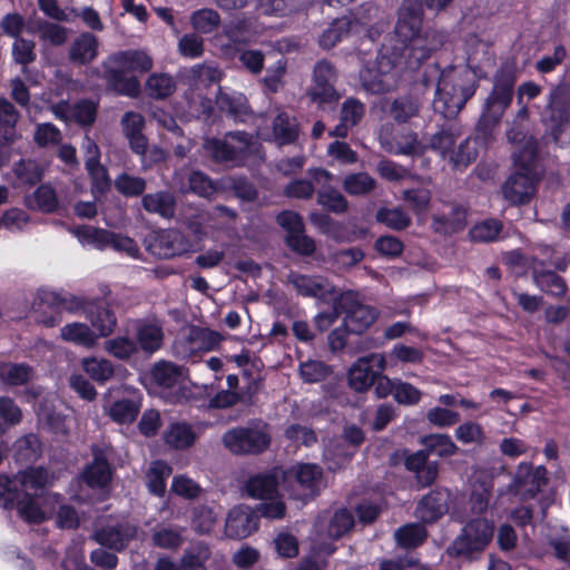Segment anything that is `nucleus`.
<instances>
[{
	"instance_id": "obj_3",
	"label": "nucleus",
	"mask_w": 570,
	"mask_h": 570,
	"mask_svg": "<svg viewBox=\"0 0 570 570\" xmlns=\"http://www.w3.org/2000/svg\"><path fill=\"white\" fill-rule=\"evenodd\" d=\"M426 71L438 77L433 109L444 118H454L474 95V85L464 75L451 69L439 72L438 66H430Z\"/></svg>"
},
{
	"instance_id": "obj_30",
	"label": "nucleus",
	"mask_w": 570,
	"mask_h": 570,
	"mask_svg": "<svg viewBox=\"0 0 570 570\" xmlns=\"http://www.w3.org/2000/svg\"><path fill=\"white\" fill-rule=\"evenodd\" d=\"M433 228L439 234L450 235L464 229L466 225V213L461 206H451L449 213L433 217Z\"/></svg>"
},
{
	"instance_id": "obj_7",
	"label": "nucleus",
	"mask_w": 570,
	"mask_h": 570,
	"mask_svg": "<svg viewBox=\"0 0 570 570\" xmlns=\"http://www.w3.org/2000/svg\"><path fill=\"white\" fill-rule=\"evenodd\" d=\"M494 522L484 517H476L469 520L448 547L446 553L450 557L461 558L465 561H475L485 551L492 541Z\"/></svg>"
},
{
	"instance_id": "obj_58",
	"label": "nucleus",
	"mask_w": 570,
	"mask_h": 570,
	"mask_svg": "<svg viewBox=\"0 0 570 570\" xmlns=\"http://www.w3.org/2000/svg\"><path fill=\"white\" fill-rule=\"evenodd\" d=\"M14 175L21 185L32 186L41 180L42 168L32 159H23L14 165Z\"/></svg>"
},
{
	"instance_id": "obj_29",
	"label": "nucleus",
	"mask_w": 570,
	"mask_h": 570,
	"mask_svg": "<svg viewBox=\"0 0 570 570\" xmlns=\"http://www.w3.org/2000/svg\"><path fill=\"white\" fill-rule=\"evenodd\" d=\"M365 114V106L356 98H347L341 107L340 124L330 132L331 136L345 138L348 130L356 126Z\"/></svg>"
},
{
	"instance_id": "obj_35",
	"label": "nucleus",
	"mask_w": 570,
	"mask_h": 570,
	"mask_svg": "<svg viewBox=\"0 0 570 570\" xmlns=\"http://www.w3.org/2000/svg\"><path fill=\"white\" fill-rule=\"evenodd\" d=\"M38 298L41 304L58 311L76 312L83 307L85 301L73 295H61L56 292L40 291Z\"/></svg>"
},
{
	"instance_id": "obj_52",
	"label": "nucleus",
	"mask_w": 570,
	"mask_h": 570,
	"mask_svg": "<svg viewBox=\"0 0 570 570\" xmlns=\"http://www.w3.org/2000/svg\"><path fill=\"white\" fill-rule=\"evenodd\" d=\"M458 137L459 134L454 132L452 129L441 128L430 137L426 146L428 148L439 153L442 158H448L453 147H455Z\"/></svg>"
},
{
	"instance_id": "obj_27",
	"label": "nucleus",
	"mask_w": 570,
	"mask_h": 570,
	"mask_svg": "<svg viewBox=\"0 0 570 570\" xmlns=\"http://www.w3.org/2000/svg\"><path fill=\"white\" fill-rule=\"evenodd\" d=\"M98 49V38L90 32H81L70 43L68 49V59L73 65H89L97 58Z\"/></svg>"
},
{
	"instance_id": "obj_13",
	"label": "nucleus",
	"mask_w": 570,
	"mask_h": 570,
	"mask_svg": "<svg viewBox=\"0 0 570 570\" xmlns=\"http://www.w3.org/2000/svg\"><path fill=\"white\" fill-rule=\"evenodd\" d=\"M336 72L333 65L326 60L316 63L313 72V85L307 90V97L320 108H334L341 95L334 87Z\"/></svg>"
},
{
	"instance_id": "obj_11",
	"label": "nucleus",
	"mask_w": 570,
	"mask_h": 570,
	"mask_svg": "<svg viewBox=\"0 0 570 570\" xmlns=\"http://www.w3.org/2000/svg\"><path fill=\"white\" fill-rule=\"evenodd\" d=\"M284 479L291 498L303 502L314 499L323 488V470L312 463L292 466Z\"/></svg>"
},
{
	"instance_id": "obj_22",
	"label": "nucleus",
	"mask_w": 570,
	"mask_h": 570,
	"mask_svg": "<svg viewBox=\"0 0 570 570\" xmlns=\"http://www.w3.org/2000/svg\"><path fill=\"white\" fill-rule=\"evenodd\" d=\"M424 107V99L420 94L411 91L390 100L386 114L396 125H411L420 118Z\"/></svg>"
},
{
	"instance_id": "obj_44",
	"label": "nucleus",
	"mask_w": 570,
	"mask_h": 570,
	"mask_svg": "<svg viewBox=\"0 0 570 570\" xmlns=\"http://www.w3.org/2000/svg\"><path fill=\"white\" fill-rule=\"evenodd\" d=\"M394 537L399 546L415 548L425 541L428 532L424 525L420 523H409L399 528Z\"/></svg>"
},
{
	"instance_id": "obj_48",
	"label": "nucleus",
	"mask_w": 570,
	"mask_h": 570,
	"mask_svg": "<svg viewBox=\"0 0 570 570\" xmlns=\"http://www.w3.org/2000/svg\"><path fill=\"white\" fill-rule=\"evenodd\" d=\"M375 218L379 223L394 230H403L412 223L411 217L401 207L380 208Z\"/></svg>"
},
{
	"instance_id": "obj_12",
	"label": "nucleus",
	"mask_w": 570,
	"mask_h": 570,
	"mask_svg": "<svg viewBox=\"0 0 570 570\" xmlns=\"http://www.w3.org/2000/svg\"><path fill=\"white\" fill-rule=\"evenodd\" d=\"M402 62L381 50L375 65L361 71V83L364 90L372 95H381L392 91L396 87V73L394 69Z\"/></svg>"
},
{
	"instance_id": "obj_61",
	"label": "nucleus",
	"mask_w": 570,
	"mask_h": 570,
	"mask_svg": "<svg viewBox=\"0 0 570 570\" xmlns=\"http://www.w3.org/2000/svg\"><path fill=\"white\" fill-rule=\"evenodd\" d=\"M216 522V514L208 505H197L193 509L191 525L200 534L209 533Z\"/></svg>"
},
{
	"instance_id": "obj_15",
	"label": "nucleus",
	"mask_w": 570,
	"mask_h": 570,
	"mask_svg": "<svg viewBox=\"0 0 570 570\" xmlns=\"http://www.w3.org/2000/svg\"><path fill=\"white\" fill-rule=\"evenodd\" d=\"M217 332L199 326H190L174 343V353L180 358H189L199 352L214 350L220 342Z\"/></svg>"
},
{
	"instance_id": "obj_20",
	"label": "nucleus",
	"mask_w": 570,
	"mask_h": 570,
	"mask_svg": "<svg viewBox=\"0 0 570 570\" xmlns=\"http://www.w3.org/2000/svg\"><path fill=\"white\" fill-rule=\"evenodd\" d=\"M137 527L128 521L108 523L97 529L92 539L102 547L120 552L136 537Z\"/></svg>"
},
{
	"instance_id": "obj_38",
	"label": "nucleus",
	"mask_w": 570,
	"mask_h": 570,
	"mask_svg": "<svg viewBox=\"0 0 570 570\" xmlns=\"http://www.w3.org/2000/svg\"><path fill=\"white\" fill-rule=\"evenodd\" d=\"M163 340V328L158 324L147 323L137 328V345L146 353L151 354L159 350Z\"/></svg>"
},
{
	"instance_id": "obj_60",
	"label": "nucleus",
	"mask_w": 570,
	"mask_h": 570,
	"mask_svg": "<svg viewBox=\"0 0 570 570\" xmlns=\"http://www.w3.org/2000/svg\"><path fill=\"white\" fill-rule=\"evenodd\" d=\"M105 350L118 360H128L138 351V345L132 338L117 336L105 342Z\"/></svg>"
},
{
	"instance_id": "obj_43",
	"label": "nucleus",
	"mask_w": 570,
	"mask_h": 570,
	"mask_svg": "<svg viewBox=\"0 0 570 570\" xmlns=\"http://www.w3.org/2000/svg\"><path fill=\"white\" fill-rule=\"evenodd\" d=\"M532 277L534 283L549 294L560 296L566 293L567 287L563 279L552 271L533 267Z\"/></svg>"
},
{
	"instance_id": "obj_34",
	"label": "nucleus",
	"mask_w": 570,
	"mask_h": 570,
	"mask_svg": "<svg viewBox=\"0 0 570 570\" xmlns=\"http://www.w3.org/2000/svg\"><path fill=\"white\" fill-rule=\"evenodd\" d=\"M358 21H353L348 17H342L335 19L330 27L323 31L320 37V45L325 49L333 48L337 42H340L343 38L348 36V33L357 26Z\"/></svg>"
},
{
	"instance_id": "obj_2",
	"label": "nucleus",
	"mask_w": 570,
	"mask_h": 570,
	"mask_svg": "<svg viewBox=\"0 0 570 570\" xmlns=\"http://www.w3.org/2000/svg\"><path fill=\"white\" fill-rule=\"evenodd\" d=\"M153 67V59L141 50H126L109 56L102 62V79L107 90L118 95L136 98L140 85L136 77L127 76L131 71L147 72Z\"/></svg>"
},
{
	"instance_id": "obj_54",
	"label": "nucleus",
	"mask_w": 570,
	"mask_h": 570,
	"mask_svg": "<svg viewBox=\"0 0 570 570\" xmlns=\"http://www.w3.org/2000/svg\"><path fill=\"white\" fill-rule=\"evenodd\" d=\"M40 454V441L37 435L28 434L14 444V455L20 462L28 463L35 461Z\"/></svg>"
},
{
	"instance_id": "obj_62",
	"label": "nucleus",
	"mask_w": 570,
	"mask_h": 570,
	"mask_svg": "<svg viewBox=\"0 0 570 570\" xmlns=\"http://www.w3.org/2000/svg\"><path fill=\"white\" fill-rule=\"evenodd\" d=\"M502 230V223L497 219H485L476 224L470 235L474 242L489 243L498 238Z\"/></svg>"
},
{
	"instance_id": "obj_8",
	"label": "nucleus",
	"mask_w": 570,
	"mask_h": 570,
	"mask_svg": "<svg viewBox=\"0 0 570 570\" xmlns=\"http://www.w3.org/2000/svg\"><path fill=\"white\" fill-rule=\"evenodd\" d=\"M51 476L42 466L30 468L17 473L13 478L0 475V505L12 509L14 501L23 495L38 497L50 484Z\"/></svg>"
},
{
	"instance_id": "obj_36",
	"label": "nucleus",
	"mask_w": 570,
	"mask_h": 570,
	"mask_svg": "<svg viewBox=\"0 0 570 570\" xmlns=\"http://www.w3.org/2000/svg\"><path fill=\"white\" fill-rule=\"evenodd\" d=\"M60 336L63 341L92 347L96 344L97 336L85 323H70L61 327Z\"/></svg>"
},
{
	"instance_id": "obj_6",
	"label": "nucleus",
	"mask_w": 570,
	"mask_h": 570,
	"mask_svg": "<svg viewBox=\"0 0 570 570\" xmlns=\"http://www.w3.org/2000/svg\"><path fill=\"white\" fill-rule=\"evenodd\" d=\"M222 442L234 455L263 454L272 444L271 425L262 420L248 421L245 425L227 430L222 436Z\"/></svg>"
},
{
	"instance_id": "obj_63",
	"label": "nucleus",
	"mask_w": 570,
	"mask_h": 570,
	"mask_svg": "<svg viewBox=\"0 0 570 570\" xmlns=\"http://www.w3.org/2000/svg\"><path fill=\"white\" fill-rule=\"evenodd\" d=\"M423 443L429 451L435 452L439 456H451L459 448L446 434H431L424 438Z\"/></svg>"
},
{
	"instance_id": "obj_42",
	"label": "nucleus",
	"mask_w": 570,
	"mask_h": 570,
	"mask_svg": "<svg viewBox=\"0 0 570 570\" xmlns=\"http://www.w3.org/2000/svg\"><path fill=\"white\" fill-rule=\"evenodd\" d=\"M83 371L97 383H105L115 375L114 364L106 358L86 357L82 360Z\"/></svg>"
},
{
	"instance_id": "obj_51",
	"label": "nucleus",
	"mask_w": 570,
	"mask_h": 570,
	"mask_svg": "<svg viewBox=\"0 0 570 570\" xmlns=\"http://www.w3.org/2000/svg\"><path fill=\"white\" fill-rule=\"evenodd\" d=\"M354 525V517L346 509L336 510L328 520L326 533L331 539H340Z\"/></svg>"
},
{
	"instance_id": "obj_56",
	"label": "nucleus",
	"mask_w": 570,
	"mask_h": 570,
	"mask_svg": "<svg viewBox=\"0 0 570 570\" xmlns=\"http://www.w3.org/2000/svg\"><path fill=\"white\" fill-rule=\"evenodd\" d=\"M188 183L190 190L200 197L212 198L218 190L216 183L200 170H193L189 174Z\"/></svg>"
},
{
	"instance_id": "obj_33",
	"label": "nucleus",
	"mask_w": 570,
	"mask_h": 570,
	"mask_svg": "<svg viewBox=\"0 0 570 570\" xmlns=\"http://www.w3.org/2000/svg\"><path fill=\"white\" fill-rule=\"evenodd\" d=\"M72 234L83 246H92L99 250L109 246V238L111 237L110 230L91 225H80L72 229Z\"/></svg>"
},
{
	"instance_id": "obj_47",
	"label": "nucleus",
	"mask_w": 570,
	"mask_h": 570,
	"mask_svg": "<svg viewBox=\"0 0 570 570\" xmlns=\"http://www.w3.org/2000/svg\"><path fill=\"white\" fill-rule=\"evenodd\" d=\"M478 150L474 141L470 138L461 140L455 147H453L451 154L448 156L452 166L456 169L468 167L472 161L475 160Z\"/></svg>"
},
{
	"instance_id": "obj_57",
	"label": "nucleus",
	"mask_w": 570,
	"mask_h": 570,
	"mask_svg": "<svg viewBox=\"0 0 570 570\" xmlns=\"http://www.w3.org/2000/svg\"><path fill=\"white\" fill-rule=\"evenodd\" d=\"M147 183L144 178L122 173L115 179V188L126 197H137L144 194Z\"/></svg>"
},
{
	"instance_id": "obj_53",
	"label": "nucleus",
	"mask_w": 570,
	"mask_h": 570,
	"mask_svg": "<svg viewBox=\"0 0 570 570\" xmlns=\"http://www.w3.org/2000/svg\"><path fill=\"white\" fill-rule=\"evenodd\" d=\"M209 549L197 546L186 551L179 560L178 570H207L206 562L209 559Z\"/></svg>"
},
{
	"instance_id": "obj_14",
	"label": "nucleus",
	"mask_w": 570,
	"mask_h": 570,
	"mask_svg": "<svg viewBox=\"0 0 570 570\" xmlns=\"http://www.w3.org/2000/svg\"><path fill=\"white\" fill-rule=\"evenodd\" d=\"M336 308L344 314V326L352 334H361L365 332L376 320V312L361 304L352 292L342 293L336 297Z\"/></svg>"
},
{
	"instance_id": "obj_64",
	"label": "nucleus",
	"mask_w": 570,
	"mask_h": 570,
	"mask_svg": "<svg viewBox=\"0 0 570 570\" xmlns=\"http://www.w3.org/2000/svg\"><path fill=\"white\" fill-rule=\"evenodd\" d=\"M151 541L161 549H177L183 544L184 538L178 530L159 527L154 530Z\"/></svg>"
},
{
	"instance_id": "obj_55",
	"label": "nucleus",
	"mask_w": 570,
	"mask_h": 570,
	"mask_svg": "<svg viewBox=\"0 0 570 570\" xmlns=\"http://www.w3.org/2000/svg\"><path fill=\"white\" fill-rule=\"evenodd\" d=\"M193 28L200 33L213 32L220 23V17L214 9H200L190 16Z\"/></svg>"
},
{
	"instance_id": "obj_21",
	"label": "nucleus",
	"mask_w": 570,
	"mask_h": 570,
	"mask_svg": "<svg viewBox=\"0 0 570 570\" xmlns=\"http://www.w3.org/2000/svg\"><path fill=\"white\" fill-rule=\"evenodd\" d=\"M546 484L547 470L543 466L533 468L529 463H521L518 466L510 489L520 494L521 499L527 500L534 498Z\"/></svg>"
},
{
	"instance_id": "obj_4",
	"label": "nucleus",
	"mask_w": 570,
	"mask_h": 570,
	"mask_svg": "<svg viewBox=\"0 0 570 570\" xmlns=\"http://www.w3.org/2000/svg\"><path fill=\"white\" fill-rule=\"evenodd\" d=\"M281 472L277 469L249 475L242 487L244 495L262 501L256 505L261 517L281 520L286 515V504L278 490Z\"/></svg>"
},
{
	"instance_id": "obj_28",
	"label": "nucleus",
	"mask_w": 570,
	"mask_h": 570,
	"mask_svg": "<svg viewBox=\"0 0 570 570\" xmlns=\"http://www.w3.org/2000/svg\"><path fill=\"white\" fill-rule=\"evenodd\" d=\"M142 208L149 214H156L165 219H171L176 215L177 199L168 190L145 194L141 198Z\"/></svg>"
},
{
	"instance_id": "obj_19",
	"label": "nucleus",
	"mask_w": 570,
	"mask_h": 570,
	"mask_svg": "<svg viewBox=\"0 0 570 570\" xmlns=\"http://www.w3.org/2000/svg\"><path fill=\"white\" fill-rule=\"evenodd\" d=\"M508 138L517 144L513 151L514 166L517 171L541 176V169L538 164V141L533 136L524 135L520 131H510Z\"/></svg>"
},
{
	"instance_id": "obj_23",
	"label": "nucleus",
	"mask_w": 570,
	"mask_h": 570,
	"mask_svg": "<svg viewBox=\"0 0 570 570\" xmlns=\"http://www.w3.org/2000/svg\"><path fill=\"white\" fill-rule=\"evenodd\" d=\"M258 512L246 504H238L230 509L225 523V533L232 539H243L250 535L258 528Z\"/></svg>"
},
{
	"instance_id": "obj_26",
	"label": "nucleus",
	"mask_w": 570,
	"mask_h": 570,
	"mask_svg": "<svg viewBox=\"0 0 570 570\" xmlns=\"http://www.w3.org/2000/svg\"><path fill=\"white\" fill-rule=\"evenodd\" d=\"M450 493L434 490L421 499L416 508V517L424 523H433L449 510Z\"/></svg>"
},
{
	"instance_id": "obj_9",
	"label": "nucleus",
	"mask_w": 570,
	"mask_h": 570,
	"mask_svg": "<svg viewBox=\"0 0 570 570\" xmlns=\"http://www.w3.org/2000/svg\"><path fill=\"white\" fill-rule=\"evenodd\" d=\"M252 136L245 131H230L223 138L206 137L203 150L207 158L227 167L243 166L249 156Z\"/></svg>"
},
{
	"instance_id": "obj_59",
	"label": "nucleus",
	"mask_w": 570,
	"mask_h": 570,
	"mask_svg": "<svg viewBox=\"0 0 570 570\" xmlns=\"http://www.w3.org/2000/svg\"><path fill=\"white\" fill-rule=\"evenodd\" d=\"M31 368L23 364H2L0 366V380L9 385H22L29 382Z\"/></svg>"
},
{
	"instance_id": "obj_25",
	"label": "nucleus",
	"mask_w": 570,
	"mask_h": 570,
	"mask_svg": "<svg viewBox=\"0 0 570 570\" xmlns=\"http://www.w3.org/2000/svg\"><path fill=\"white\" fill-rule=\"evenodd\" d=\"M287 283L291 284L298 295L326 299L334 293V287L322 275H305L291 272L287 275Z\"/></svg>"
},
{
	"instance_id": "obj_16",
	"label": "nucleus",
	"mask_w": 570,
	"mask_h": 570,
	"mask_svg": "<svg viewBox=\"0 0 570 570\" xmlns=\"http://www.w3.org/2000/svg\"><path fill=\"white\" fill-rule=\"evenodd\" d=\"M193 243L180 230L175 228L158 232L149 242L148 250L158 258H173L190 252Z\"/></svg>"
},
{
	"instance_id": "obj_1",
	"label": "nucleus",
	"mask_w": 570,
	"mask_h": 570,
	"mask_svg": "<svg viewBox=\"0 0 570 570\" xmlns=\"http://www.w3.org/2000/svg\"><path fill=\"white\" fill-rule=\"evenodd\" d=\"M423 17L422 0H403L390 45L382 48L411 70L417 69L445 40V35L435 29L422 31Z\"/></svg>"
},
{
	"instance_id": "obj_10",
	"label": "nucleus",
	"mask_w": 570,
	"mask_h": 570,
	"mask_svg": "<svg viewBox=\"0 0 570 570\" xmlns=\"http://www.w3.org/2000/svg\"><path fill=\"white\" fill-rule=\"evenodd\" d=\"M540 119L552 140L558 142L570 124V83L560 82L550 91Z\"/></svg>"
},
{
	"instance_id": "obj_49",
	"label": "nucleus",
	"mask_w": 570,
	"mask_h": 570,
	"mask_svg": "<svg viewBox=\"0 0 570 570\" xmlns=\"http://www.w3.org/2000/svg\"><path fill=\"white\" fill-rule=\"evenodd\" d=\"M176 89V82L169 75L153 73L146 82L148 95L156 99H164L170 96Z\"/></svg>"
},
{
	"instance_id": "obj_31",
	"label": "nucleus",
	"mask_w": 570,
	"mask_h": 570,
	"mask_svg": "<svg viewBox=\"0 0 570 570\" xmlns=\"http://www.w3.org/2000/svg\"><path fill=\"white\" fill-rule=\"evenodd\" d=\"M273 135L279 145L294 142L298 137L296 118L286 111H278L273 120Z\"/></svg>"
},
{
	"instance_id": "obj_40",
	"label": "nucleus",
	"mask_w": 570,
	"mask_h": 570,
	"mask_svg": "<svg viewBox=\"0 0 570 570\" xmlns=\"http://www.w3.org/2000/svg\"><path fill=\"white\" fill-rule=\"evenodd\" d=\"M317 204L334 214H344L348 209L345 196L331 185H325L317 190Z\"/></svg>"
},
{
	"instance_id": "obj_46",
	"label": "nucleus",
	"mask_w": 570,
	"mask_h": 570,
	"mask_svg": "<svg viewBox=\"0 0 570 570\" xmlns=\"http://www.w3.org/2000/svg\"><path fill=\"white\" fill-rule=\"evenodd\" d=\"M195 434L186 423H173L165 432L166 444L175 449H186L193 445Z\"/></svg>"
},
{
	"instance_id": "obj_41",
	"label": "nucleus",
	"mask_w": 570,
	"mask_h": 570,
	"mask_svg": "<svg viewBox=\"0 0 570 570\" xmlns=\"http://www.w3.org/2000/svg\"><path fill=\"white\" fill-rule=\"evenodd\" d=\"M171 474V468L164 461H155L146 474V484L150 493L163 497L166 490L165 480Z\"/></svg>"
},
{
	"instance_id": "obj_18",
	"label": "nucleus",
	"mask_w": 570,
	"mask_h": 570,
	"mask_svg": "<svg viewBox=\"0 0 570 570\" xmlns=\"http://www.w3.org/2000/svg\"><path fill=\"white\" fill-rule=\"evenodd\" d=\"M384 368L385 357L382 354L360 357L348 371V384L355 392H365Z\"/></svg>"
},
{
	"instance_id": "obj_24",
	"label": "nucleus",
	"mask_w": 570,
	"mask_h": 570,
	"mask_svg": "<svg viewBox=\"0 0 570 570\" xmlns=\"http://www.w3.org/2000/svg\"><path fill=\"white\" fill-rule=\"evenodd\" d=\"M539 179V176L515 170L502 186L503 197L512 205L527 204L534 196Z\"/></svg>"
},
{
	"instance_id": "obj_5",
	"label": "nucleus",
	"mask_w": 570,
	"mask_h": 570,
	"mask_svg": "<svg viewBox=\"0 0 570 570\" xmlns=\"http://www.w3.org/2000/svg\"><path fill=\"white\" fill-rule=\"evenodd\" d=\"M514 82L515 75L510 66H502L494 75L493 89L485 99L476 127L478 135L485 141L512 101Z\"/></svg>"
},
{
	"instance_id": "obj_17",
	"label": "nucleus",
	"mask_w": 570,
	"mask_h": 570,
	"mask_svg": "<svg viewBox=\"0 0 570 570\" xmlns=\"http://www.w3.org/2000/svg\"><path fill=\"white\" fill-rule=\"evenodd\" d=\"M111 448L109 445L92 444V460L82 471V481L91 489L106 488L112 479V469L109 463Z\"/></svg>"
},
{
	"instance_id": "obj_50",
	"label": "nucleus",
	"mask_w": 570,
	"mask_h": 570,
	"mask_svg": "<svg viewBox=\"0 0 570 570\" xmlns=\"http://www.w3.org/2000/svg\"><path fill=\"white\" fill-rule=\"evenodd\" d=\"M139 410L140 406L138 403L132 400L124 399L116 401L110 405L108 415L112 421L119 424H129L136 420Z\"/></svg>"
},
{
	"instance_id": "obj_32",
	"label": "nucleus",
	"mask_w": 570,
	"mask_h": 570,
	"mask_svg": "<svg viewBox=\"0 0 570 570\" xmlns=\"http://www.w3.org/2000/svg\"><path fill=\"white\" fill-rule=\"evenodd\" d=\"M28 207L41 213L51 214L58 210L59 199L49 184L40 185L27 200Z\"/></svg>"
},
{
	"instance_id": "obj_37",
	"label": "nucleus",
	"mask_w": 570,
	"mask_h": 570,
	"mask_svg": "<svg viewBox=\"0 0 570 570\" xmlns=\"http://www.w3.org/2000/svg\"><path fill=\"white\" fill-rule=\"evenodd\" d=\"M342 188L351 196H366L376 188V180L365 171L353 173L344 177Z\"/></svg>"
},
{
	"instance_id": "obj_39",
	"label": "nucleus",
	"mask_w": 570,
	"mask_h": 570,
	"mask_svg": "<svg viewBox=\"0 0 570 570\" xmlns=\"http://www.w3.org/2000/svg\"><path fill=\"white\" fill-rule=\"evenodd\" d=\"M426 149L428 146L420 140L417 132L409 130L396 138L394 147L389 151L396 155L421 157Z\"/></svg>"
},
{
	"instance_id": "obj_45",
	"label": "nucleus",
	"mask_w": 570,
	"mask_h": 570,
	"mask_svg": "<svg viewBox=\"0 0 570 570\" xmlns=\"http://www.w3.org/2000/svg\"><path fill=\"white\" fill-rule=\"evenodd\" d=\"M183 376V368L173 362L160 361L153 367L155 382L164 387L176 385Z\"/></svg>"
}]
</instances>
